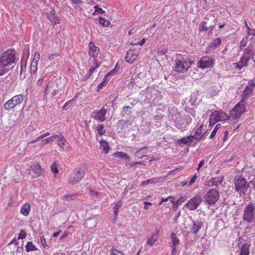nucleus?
I'll list each match as a JSON object with an SVG mask.
<instances>
[{
	"label": "nucleus",
	"mask_w": 255,
	"mask_h": 255,
	"mask_svg": "<svg viewBox=\"0 0 255 255\" xmlns=\"http://www.w3.org/2000/svg\"><path fill=\"white\" fill-rule=\"evenodd\" d=\"M255 84L253 81H250L246 88L243 92L242 97V99L238 102L235 107L230 111V116L234 119L239 118L242 114L245 112V107L247 105V102L245 100L248 96L253 92Z\"/></svg>",
	"instance_id": "nucleus-1"
},
{
	"label": "nucleus",
	"mask_w": 255,
	"mask_h": 255,
	"mask_svg": "<svg viewBox=\"0 0 255 255\" xmlns=\"http://www.w3.org/2000/svg\"><path fill=\"white\" fill-rule=\"evenodd\" d=\"M18 60V57L16 55V52L14 49H8L0 56V61L3 66L8 68V70L9 66L15 63Z\"/></svg>",
	"instance_id": "nucleus-2"
},
{
	"label": "nucleus",
	"mask_w": 255,
	"mask_h": 255,
	"mask_svg": "<svg viewBox=\"0 0 255 255\" xmlns=\"http://www.w3.org/2000/svg\"><path fill=\"white\" fill-rule=\"evenodd\" d=\"M145 102L149 103L152 101V104L156 105L158 104V100L161 98V94L160 91L153 88H147L145 91Z\"/></svg>",
	"instance_id": "nucleus-3"
},
{
	"label": "nucleus",
	"mask_w": 255,
	"mask_h": 255,
	"mask_svg": "<svg viewBox=\"0 0 255 255\" xmlns=\"http://www.w3.org/2000/svg\"><path fill=\"white\" fill-rule=\"evenodd\" d=\"M255 219V204L250 203L247 205L243 214L244 222L248 224L254 222Z\"/></svg>",
	"instance_id": "nucleus-4"
},
{
	"label": "nucleus",
	"mask_w": 255,
	"mask_h": 255,
	"mask_svg": "<svg viewBox=\"0 0 255 255\" xmlns=\"http://www.w3.org/2000/svg\"><path fill=\"white\" fill-rule=\"evenodd\" d=\"M234 183L236 191L239 193L241 196L244 195L249 188V184L246 179L242 177H235Z\"/></svg>",
	"instance_id": "nucleus-5"
},
{
	"label": "nucleus",
	"mask_w": 255,
	"mask_h": 255,
	"mask_svg": "<svg viewBox=\"0 0 255 255\" xmlns=\"http://www.w3.org/2000/svg\"><path fill=\"white\" fill-rule=\"evenodd\" d=\"M229 116L223 111H215L210 116V126L219 121H226L229 119Z\"/></svg>",
	"instance_id": "nucleus-6"
},
{
	"label": "nucleus",
	"mask_w": 255,
	"mask_h": 255,
	"mask_svg": "<svg viewBox=\"0 0 255 255\" xmlns=\"http://www.w3.org/2000/svg\"><path fill=\"white\" fill-rule=\"evenodd\" d=\"M85 175V170L82 168H76L71 174L69 182L72 184L78 183Z\"/></svg>",
	"instance_id": "nucleus-7"
},
{
	"label": "nucleus",
	"mask_w": 255,
	"mask_h": 255,
	"mask_svg": "<svg viewBox=\"0 0 255 255\" xmlns=\"http://www.w3.org/2000/svg\"><path fill=\"white\" fill-rule=\"evenodd\" d=\"M219 198V193L217 190L211 189L204 195L206 203L210 206L214 205Z\"/></svg>",
	"instance_id": "nucleus-8"
},
{
	"label": "nucleus",
	"mask_w": 255,
	"mask_h": 255,
	"mask_svg": "<svg viewBox=\"0 0 255 255\" xmlns=\"http://www.w3.org/2000/svg\"><path fill=\"white\" fill-rule=\"evenodd\" d=\"M191 65L192 62L190 61H187L184 59H176L174 69L175 71L178 73H184L188 70Z\"/></svg>",
	"instance_id": "nucleus-9"
},
{
	"label": "nucleus",
	"mask_w": 255,
	"mask_h": 255,
	"mask_svg": "<svg viewBox=\"0 0 255 255\" xmlns=\"http://www.w3.org/2000/svg\"><path fill=\"white\" fill-rule=\"evenodd\" d=\"M215 64V61L209 56H204L198 61L197 67L202 69L210 68L213 67Z\"/></svg>",
	"instance_id": "nucleus-10"
},
{
	"label": "nucleus",
	"mask_w": 255,
	"mask_h": 255,
	"mask_svg": "<svg viewBox=\"0 0 255 255\" xmlns=\"http://www.w3.org/2000/svg\"><path fill=\"white\" fill-rule=\"evenodd\" d=\"M171 119L174 122V126L177 128L183 130L186 128V124H185L184 119L181 117L179 113L177 112L171 115Z\"/></svg>",
	"instance_id": "nucleus-11"
},
{
	"label": "nucleus",
	"mask_w": 255,
	"mask_h": 255,
	"mask_svg": "<svg viewBox=\"0 0 255 255\" xmlns=\"http://www.w3.org/2000/svg\"><path fill=\"white\" fill-rule=\"evenodd\" d=\"M107 113V110L105 108H102L100 110H95L91 114L92 118L97 121L98 123L104 122L106 118V115Z\"/></svg>",
	"instance_id": "nucleus-12"
},
{
	"label": "nucleus",
	"mask_w": 255,
	"mask_h": 255,
	"mask_svg": "<svg viewBox=\"0 0 255 255\" xmlns=\"http://www.w3.org/2000/svg\"><path fill=\"white\" fill-rule=\"evenodd\" d=\"M89 55L92 56L94 60V63H98L97 57L100 52V48L96 46L92 41L90 42L88 45Z\"/></svg>",
	"instance_id": "nucleus-13"
},
{
	"label": "nucleus",
	"mask_w": 255,
	"mask_h": 255,
	"mask_svg": "<svg viewBox=\"0 0 255 255\" xmlns=\"http://www.w3.org/2000/svg\"><path fill=\"white\" fill-rule=\"evenodd\" d=\"M201 197L199 196H196L190 199L188 202L186 203L185 206L190 210H195L198 208L201 204Z\"/></svg>",
	"instance_id": "nucleus-14"
},
{
	"label": "nucleus",
	"mask_w": 255,
	"mask_h": 255,
	"mask_svg": "<svg viewBox=\"0 0 255 255\" xmlns=\"http://www.w3.org/2000/svg\"><path fill=\"white\" fill-rule=\"evenodd\" d=\"M41 173L42 169L39 164H33L30 166L29 173L33 178L38 177Z\"/></svg>",
	"instance_id": "nucleus-15"
},
{
	"label": "nucleus",
	"mask_w": 255,
	"mask_h": 255,
	"mask_svg": "<svg viewBox=\"0 0 255 255\" xmlns=\"http://www.w3.org/2000/svg\"><path fill=\"white\" fill-rule=\"evenodd\" d=\"M138 55V52L135 50L130 49L128 51L126 56V60L129 63H132L137 58Z\"/></svg>",
	"instance_id": "nucleus-16"
},
{
	"label": "nucleus",
	"mask_w": 255,
	"mask_h": 255,
	"mask_svg": "<svg viewBox=\"0 0 255 255\" xmlns=\"http://www.w3.org/2000/svg\"><path fill=\"white\" fill-rule=\"evenodd\" d=\"M203 222L200 220H193L192 226L191 228V231L192 234L197 235L199 230L203 227Z\"/></svg>",
	"instance_id": "nucleus-17"
},
{
	"label": "nucleus",
	"mask_w": 255,
	"mask_h": 255,
	"mask_svg": "<svg viewBox=\"0 0 255 255\" xmlns=\"http://www.w3.org/2000/svg\"><path fill=\"white\" fill-rule=\"evenodd\" d=\"M206 132V130L205 129V127H204L203 124H202L196 129L194 135H192L193 139L197 140L201 139Z\"/></svg>",
	"instance_id": "nucleus-18"
},
{
	"label": "nucleus",
	"mask_w": 255,
	"mask_h": 255,
	"mask_svg": "<svg viewBox=\"0 0 255 255\" xmlns=\"http://www.w3.org/2000/svg\"><path fill=\"white\" fill-rule=\"evenodd\" d=\"M250 59V57H247L246 55H242L240 58V61L235 63V67L239 70H241L243 67L248 65V62Z\"/></svg>",
	"instance_id": "nucleus-19"
},
{
	"label": "nucleus",
	"mask_w": 255,
	"mask_h": 255,
	"mask_svg": "<svg viewBox=\"0 0 255 255\" xmlns=\"http://www.w3.org/2000/svg\"><path fill=\"white\" fill-rule=\"evenodd\" d=\"M193 140L192 135H190L178 139L175 144L177 145H181L182 144L188 145L191 144Z\"/></svg>",
	"instance_id": "nucleus-20"
},
{
	"label": "nucleus",
	"mask_w": 255,
	"mask_h": 255,
	"mask_svg": "<svg viewBox=\"0 0 255 255\" xmlns=\"http://www.w3.org/2000/svg\"><path fill=\"white\" fill-rule=\"evenodd\" d=\"M46 14L47 18L54 25L59 23L58 17L56 15L55 10L54 8H52L49 12H47Z\"/></svg>",
	"instance_id": "nucleus-21"
},
{
	"label": "nucleus",
	"mask_w": 255,
	"mask_h": 255,
	"mask_svg": "<svg viewBox=\"0 0 255 255\" xmlns=\"http://www.w3.org/2000/svg\"><path fill=\"white\" fill-rule=\"evenodd\" d=\"M59 137V139H58V144L60 146L62 150L66 151H69L70 148V145L66 139L62 135H60V136Z\"/></svg>",
	"instance_id": "nucleus-22"
},
{
	"label": "nucleus",
	"mask_w": 255,
	"mask_h": 255,
	"mask_svg": "<svg viewBox=\"0 0 255 255\" xmlns=\"http://www.w3.org/2000/svg\"><path fill=\"white\" fill-rule=\"evenodd\" d=\"M162 180H163V178L162 177L152 178L143 181L141 183V186L142 187H144L147 184H155L157 183L162 182Z\"/></svg>",
	"instance_id": "nucleus-23"
},
{
	"label": "nucleus",
	"mask_w": 255,
	"mask_h": 255,
	"mask_svg": "<svg viewBox=\"0 0 255 255\" xmlns=\"http://www.w3.org/2000/svg\"><path fill=\"white\" fill-rule=\"evenodd\" d=\"M14 99L13 97L9 99L3 104V108L5 110L9 111L11 109L14 108L17 105L15 103Z\"/></svg>",
	"instance_id": "nucleus-24"
},
{
	"label": "nucleus",
	"mask_w": 255,
	"mask_h": 255,
	"mask_svg": "<svg viewBox=\"0 0 255 255\" xmlns=\"http://www.w3.org/2000/svg\"><path fill=\"white\" fill-rule=\"evenodd\" d=\"M100 149L102 152L108 153L110 150L108 143L103 139L101 140L100 141Z\"/></svg>",
	"instance_id": "nucleus-25"
},
{
	"label": "nucleus",
	"mask_w": 255,
	"mask_h": 255,
	"mask_svg": "<svg viewBox=\"0 0 255 255\" xmlns=\"http://www.w3.org/2000/svg\"><path fill=\"white\" fill-rule=\"evenodd\" d=\"M30 210V205L28 203H25L21 207L20 213L23 216H27L29 214Z\"/></svg>",
	"instance_id": "nucleus-26"
},
{
	"label": "nucleus",
	"mask_w": 255,
	"mask_h": 255,
	"mask_svg": "<svg viewBox=\"0 0 255 255\" xmlns=\"http://www.w3.org/2000/svg\"><path fill=\"white\" fill-rule=\"evenodd\" d=\"M159 232L158 231H156L154 232L151 236L147 240V243L152 246L154 243L157 240L158 237Z\"/></svg>",
	"instance_id": "nucleus-27"
},
{
	"label": "nucleus",
	"mask_w": 255,
	"mask_h": 255,
	"mask_svg": "<svg viewBox=\"0 0 255 255\" xmlns=\"http://www.w3.org/2000/svg\"><path fill=\"white\" fill-rule=\"evenodd\" d=\"M123 202L122 200H119L117 202H116L114 203L115 206L113 208L114 213V216L115 219H117V216L119 214V211L120 207L122 205Z\"/></svg>",
	"instance_id": "nucleus-28"
},
{
	"label": "nucleus",
	"mask_w": 255,
	"mask_h": 255,
	"mask_svg": "<svg viewBox=\"0 0 255 255\" xmlns=\"http://www.w3.org/2000/svg\"><path fill=\"white\" fill-rule=\"evenodd\" d=\"M224 177L223 176H218L216 178H213L211 179L210 182L212 186H218L222 183Z\"/></svg>",
	"instance_id": "nucleus-29"
},
{
	"label": "nucleus",
	"mask_w": 255,
	"mask_h": 255,
	"mask_svg": "<svg viewBox=\"0 0 255 255\" xmlns=\"http://www.w3.org/2000/svg\"><path fill=\"white\" fill-rule=\"evenodd\" d=\"M186 200V198L183 196H180L179 199L174 202L172 208L174 210H176L178 207Z\"/></svg>",
	"instance_id": "nucleus-30"
},
{
	"label": "nucleus",
	"mask_w": 255,
	"mask_h": 255,
	"mask_svg": "<svg viewBox=\"0 0 255 255\" xmlns=\"http://www.w3.org/2000/svg\"><path fill=\"white\" fill-rule=\"evenodd\" d=\"M114 157L125 159V160H129V156L128 154L122 151L116 152L113 154Z\"/></svg>",
	"instance_id": "nucleus-31"
},
{
	"label": "nucleus",
	"mask_w": 255,
	"mask_h": 255,
	"mask_svg": "<svg viewBox=\"0 0 255 255\" xmlns=\"http://www.w3.org/2000/svg\"><path fill=\"white\" fill-rule=\"evenodd\" d=\"M130 123L129 121L121 120L118 122V127L121 129L123 130L125 128H128V125H130Z\"/></svg>",
	"instance_id": "nucleus-32"
},
{
	"label": "nucleus",
	"mask_w": 255,
	"mask_h": 255,
	"mask_svg": "<svg viewBox=\"0 0 255 255\" xmlns=\"http://www.w3.org/2000/svg\"><path fill=\"white\" fill-rule=\"evenodd\" d=\"M96 65L95 67H91L88 73L85 75L84 77V79L85 80H87L89 79L93 73L95 72H97L96 69L100 66V64L98 63L95 64Z\"/></svg>",
	"instance_id": "nucleus-33"
},
{
	"label": "nucleus",
	"mask_w": 255,
	"mask_h": 255,
	"mask_svg": "<svg viewBox=\"0 0 255 255\" xmlns=\"http://www.w3.org/2000/svg\"><path fill=\"white\" fill-rule=\"evenodd\" d=\"M147 147H144L138 149L136 151V155L138 157V158L141 159L143 157L145 156V154H147L146 149Z\"/></svg>",
	"instance_id": "nucleus-34"
},
{
	"label": "nucleus",
	"mask_w": 255,
	"mask_h": 255,
	"mask_svg": "<svg viewBox=\"0 0 255 255\" xmlns=\"http://www.w3.org/2000/svg\"><path fill=\"white\" fill-rule=\"evenodd\" d=\"M249 245L248 244H243L241 248L240 255H249Z\"/></svg>",
	"instance_id": "nucleus-35"
},
{
	"label": "nucleus",
	"mask_w": 255,
	"mask_h": 255,
	"mask_svg": "<svg viewBox=\"0 0 255 255\" xmlns=\"http://www.w3.org/2000/svg\"><path fill=\"white\" fill-rule=\"evenodd\" d=\"M25 250L27 252L34 251L37 250L36 246L33 244L32 242H28L25 246Z\"/></svg>",
	"instance_id": "nucleus-36"
},
{
	"label": "nucleus",
	"mask_w": 255,
	"mask_h": 255,
	"mask_svg": "<svg viewBox=\"0 0 255 255\" xmlns=\"http://www.w3.org/2000/svg\"><path fill=\"white\" fill-rule=\"evenodd\" d=\"M13 99H14L15 103L17 105L21 104L23 100H24V96L22 94H18L13 96Z\"/></svg>",
	"instance_id": "nucleus-37"
},
{
	"label": "nucleus",
	"mask_w": 255,
	"mask_h": 255,
	"mask_svg": "<svg viewBox=\"0 0 255 255\" xmlns=\"http://www.w3.org/2000/svg\"><path fill=\"white\" fill-rule=\"evenodd\" d=\"M98 20L100 24L104 27H108L111 24V22L109 20H106L105 18L102 17H99Z\"/></svg>",
	"instance_id": "nucleus-38"
},
{
	"label": "nucleus",
	"mask_w": 255,
	"mask_h": 255,
	"mask_svg": "<svg viewBox=\"0 0 255 255\" xmlns=\"http://www.w3.org/2000/svg\"><path fill=\"white\" fill-rule=\"evenodd\" d=\"M221 43V40L220 38H216L210 44V47L212 49H216Z\"/></svg>",
	"instance_id": "nucleus-39"
},
{
	"label": "nucleus",
	"mask_w": 255,
	"mask_h": 255,
	"mask_svg": "<svg viewBox=\"0 0 255 255\" xmlns=\"http://www.w3.org/2000/svg\"><path fill=\"white\" fill-rule=\"evenodd\" d=\"M171 242L170 243V247L176 246L179 244V240L176 237V236L174 233H172L171 235Z\"/></svg>",
	"instance_id": "nucleus-40"
},
{
	"label": "nucleus",
	"mask_w": 255,
	"mask_h": 255,
	"mask_svg": "<svg viewBox=\"0 0 255 255\" xmlns=\"http://www.w3.org/2000/svg\"><path fill=\"white\" fill-rule=\"evenodd\" d=\"M110 252L111 255H125L123 251L116 249L114 247H112Z\"/></svg>",
	"instance_id": "nucleus-41"
},
{
	"label": "nucleus",
	"mask_w": 255,
	"mask_h": 255,
	"mask_svg": "<svg viewBox=\"0 0 255 255\" xmlns=\"http://www.w3.org/2000/svg\"><path fill=\"white\" fill-rule=\"evenodd\" d=\"M131 109V107L129 106H124L123 108V111L122 112V115L123 117H124L126 115H129L130 113V110Z\"/></svg>",
	"instance_id": "nucleus-42"
},
{
	"label": "nucleus",
	"mask_w": 255,
	"mask_h": 255,
	"mask_svg": "<svg viewBox=\"0 0 255 255\" xmlns=\"http://www.w3.org/2000/svg\"><path fill=\"white\" fill-rule=\"evenodd\" d=\"M95 9L94 12L93 13V15H95L96 13L103 14L106 13V11L103 10L101 8L99 7L98 4H96L94 7Z\"/></svg>",
	"instance_id": "nucleus-43"
},
{
	"label": "nucleus",
	"mask_w": 255,
	"mask_h": 255,
	"mask_svg": "<svg viewBox=\"0 0 255 255\" xmlns=\"http://www.w3.org/2000/svg\"><path fill=\"white\" fill-rule=\"evenodd\" d=\"M221 128V124H218L215 126L214 129L212 131V133L210 134V138L211 139L214 137L215 136L217 131Z\"/></svg>",
	"instance_id": "nucleus-44"
},
{
	"label": "nucleus",
	"mask_w": 255,
	"mask_h": 255,
	"mask_svg": "<svg viewBox=\"0 0 255 255\" xmlns=\"http://www.w3.org/2000/svg\"><path fill=\"white\" fill-rule=\"evenodd\" d=\"M104 128L103 124H98L97 129L99 135H102L105 133V130Z\"/></svg>",
	"instance_id": "nucleus-45"
},
{
	"label": "nucleus",
	"mask_w": 255,
	"mask_h": 255,
	"mask_svg": "<svg viewBox=\"0 0 255 255\" xmlns=\"http://www.w3.org/2000/svg\"><path fill=\"white\" fill-rule=\"evenodd\" d=\"M37 63H35V62H31V65H30V73L31 74H35L37 70Z\"/></svg>",
	"instance_id": "nucleus-46"
},
{
	"label": "nucleus",
	"mask_w": 255,
	"mask_h": 255,
	"mask_svg": "<svg viewBox=\"0 0 255 255\" xmlns=\"http://www.w3.org/2000/svg\"><path fill=\"white\" fill-rule=\"evenodd\" d=\"M74 103V99H71L70 100L67 101L64 105L63 106L62 109L67 110Z\"/></svg>",
	"instance_id": "nucleus-47"
},
{
	"label": "nucleus",
	"mask_w": 255,
	"mask_h": 255,
	"mask_svg": "<svg viewBox=\"0 0 255 255\" xmlns=\"http://www.w3.org/2000/svg\"><path fill=\"white\" fill-rule=\"evenodd\" d=\"M51 171L54 174L58 173V164L56 161H54L50 167Z\"/></svg>",
	"instance_id": "nucleus-48"
},
{
	"label": "nucleus",
	"mask_w": 255,
	"mask_h": 255,
	"mask_svg": "<svg viewBox=\"0 0 255 255\" xmlns=\"http://www.w3.org/2000/svg\"><path fill=\"white\" fill-rule=\"evenodd\" d=\"M254 53L253 51V49H252L251 48L248 47L246 49H245L243 55H246L247 57H251V55L252 56Z\"/></svg>",
	"instance_id": "nucleus-49"
},
{
	"label": "nucleus",
	"mask_w": 255,
	"mask_h": 255,
	"mask_svg": "<svg viewBox=\"0 0 255 255\" xmlns=\"http://www.w3.org/2000/svg\"><path fill=\"white\" fill-rule=\"evenodd\" d=\"M8 72V68H6L2 63L0 61V76L4 75L5 73Z\"/></svg>",
	"instance_id": "nucleus-50"
},
{
	"label": "nucleus",
	"mask_w": 255,
	"mask_h": 255,
	"mask_svg": "<svg viewBox=\"0 0 255 255\" xmlns=\"http://www.w3.org/2000/svg\"><path fill=\"white\" fill-rule=\"evenodd\" d=\"M115 72V69H113L112 71L108 73L104 77V81H106L107 83L109 81V77L111 76H112Z\"/></svg>",
	"instance_id": "nucleus-51"
},
{
	"label": "nucleus",
	"mask_w": 255,
	"mask_h": 255,
	"mask_svg": "<svg viewBox=\"0 0 255 255\" xmlns=\"http://www.w3.org/2000/svg\"><path fill=\"white\" fill-rule=\"evenodd\" d=\"M248 39L245 37L242 39L240 42V48L241 49H244L247 45Z\"/></svg>",
	"instance_id": "nucleus-52"
},
{
	"label": "nucleus",
	"mask_w": 255,
	"mask_h": 255,
	"mask_svg": "<svg viewBox=\"0 0 255 255\" xmlns=\"http://www.w3.org/2000/svg\"><path fill=\"white\" fill-rule=\"evenodd\" d=\"M77 195V194L75 193L69 194L66 195H65L64 198L67 200H73L75 198H76Z\"/></svg>",
	"instance_id": "nucleus-53"
},
{
	"label": "nucleus",
	"mask_w": 255,
	"mask_h": 255,
	"mask_svg": "<svg viewBox=\"0 0 255 255\" xmlns=\"http://www.w3.org/2000/svg\"><path fill=\"white\" fill-rule=\"evenodd\" d=\"M207 25V22L206 21H202L201 23L200 24V27H199V30L201 31H207L208 28L206 27Z\"/></svg>",
	"instance_id": "nucleus-54"
},
{
	"label": "nucleus",
	"mask_w": 255,
	"mask_h": 255,
	"mask_svg": "<svg viewBox=\"0 0 255 255\" xmlns=\"http://www.w3.org/2000/svg\"><path fill=\"white\" fill-rule=\"evenodd\" d=\"M51 87L50 85V83H48L46 86V87L44 89V95H43V98L44 99H47V95L48 94V93H49V89H51Z\"/></svg>",
	"instance_id": "nucleus-55"
},
{
	"label": "nucleus",
	"mask_w": 255,
	"mask_h": 255,
	"mask_svg": "<svg viewBox=\"0 0 255 255\" xmlns=\"http://www.w3.org/2000/svg\"><path fill=\"white\" fill-rule=\"evenodd\" d=\"M183 119L185 124H186V127L191 123L192 120V118L188 115L183 118Z\"/></svg>",
	"instance_id": "nucleus-56"
},
{
	"label": "nucleus",
	"mask_w": 255,
	"mask_h": 255,
	"mask_svg": "<svg viewBox=\"0 0 255 255\" xmlns=\"http://www.w3.org/2000/svg\"><path fill=\"white\" fill-rule=\"evenodd\" d=\"M246 26L248 29V35H255V29H251L248 25L247 22H245Z\"/></svg>",
	"instance_id": "nucleus-57"
},
{
	"label": "nucleus",
	"mask_w": 255,
	"mask_h": 255,
	"mask_svg": "<svg viewBox=\"0 0 255 255\" xmlns=\"http://www.w3.org/2000/svg\"><path fill=\"white\" fill-rule=\"evenodd\" d=\"M26 236V232L23 230H21L18 237V240H23L25 238Z\"/></svg>",
	"instance_id": "nucleus-58"
},
{
	"label": "nucleus",
	"mask_w": 255,
	"mask_h": 255,
	"mask_svg": "<svg viewBox=\"0 0 255 255\" xmlns=\"http://www.w3.org/2000/svg\"><path fill=\"white\" fill-rule=\"evenodd\" d=\"M40 59V54L39 52H36L33 57V59L31 62H35V63H37Z\"/></svg>",
	"instance_id": "nucleus-59"
},
{
	"label": "nucleus",
	"mask_w": 255,
	"mask_h": 255,
	"mask_svg": "<svg viewBox=\"0 0 255 255\" xmlns=\"http://www.w3.org/2000/svg\"><path fill=\"white\" fill-rule=\"evenodd\" d=\"M197 176L196 174H194V175L192 177L190 181L188 183V186H191L197 180Z\"/></svg>",
	"instance_id": "nucleus-60"
},
{
	"label": "nucleus",
	"mask_w": 255,
	"mask_h": 255,
	"mask_svg": "<svg viewBox=\"0 0 255 255\" xmlns=\"http://www.w3.org/2000/svg\"><path fill=\"white\" fill-rule=\"evenodd\" d=\"M60 136V135H53L49 137H48L47 138L49 141V142H51L54 141L57 137H59Z\"/></svg>",
	"instance_id": "nucleus-61"
},
{
	"label": "nucleus",
	"mask_w": 255,
	"mask_h": 255,
	"mask_svg": "<svg viewBox=\"0 0 255 255\" xmlns=\"http://www.w3.org/2000/svg\"><path fill=\"white\" fill-rule=\"evenodd\" d=\"M107 84V83H106V82L103 80V81L102 83L98 85L97 87L98 91H99L101 89H102L104 86L106 85Z\"/></svg>",
	"instance_id": "nucleus-62"
},
{
	"label": "nucleus",
	"mask_w": 255,
	"mask_h": 255,
	"mask_svg": "<svg viewBox=\"0 0 255 255\" xmlns=\"http://www.w3.org/2000/svg\"><path fill=\"white\" fill-rule=\"evenodd\" d=\"M229 135V132L228 130H225L224 132V136L222 138V140L223 141H225L226 139L228 138V136Z\"/></svg>",
	"instance_id": "nucleus-63"
},
{
	"label": "nucleus",
	"mask_w": 255,
	"mask_h": 255,
	"mask_svg": "<svg viewBox=\"0 0 255 255\" xmlns=\"http://www.w3.org/2000/svg\"><path fill=\"white\" fill-rule=\"evenodd\" d=\"M40 240L42 245L44 246V248H45V246H47L46 245V241L45 239L43 236H42V237H40Z\"/></svg>",
	"instance_id": "nucleus-64"
}]
</instances>
